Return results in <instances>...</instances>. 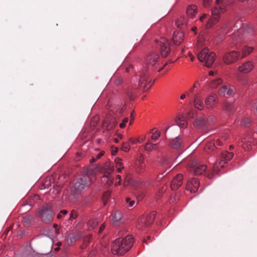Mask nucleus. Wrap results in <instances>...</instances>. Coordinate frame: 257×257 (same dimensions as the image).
Returning <instances> with one entry per match:
<instances>
[{"label": "nucleus", "instance_id": "37998d69", "mask_svg": "<svg viewBox=\"0 0 257 257\" xmlns=\"http://www.w3.org/2000/svg\"><path fill=\"white\" fill-rule=\"evenodd\" d=\"M104 177V178H105ZM107 179V181L106 182L107 185L109 186L111 185L113 183V178L109 176L107 177H106Z\"/></svg>", "mask_w": 257, "mask_h": 257}, {"label": "nucleus", "instance_id": "3c124183", "mask_svg": "<svg viewBox=\"0 0 257 257\" xmlns=\"http://www.w3.org/2000/svg\"><path fill=\"white\" fill-rule=\"evenodd\" d=\"M200 86V83L198 81H196L195 82L194 84L193 85L192 87L194 89L196 88H198Z\"/></svg>", "mask_w": 257, "mask_h": 257}, {"label": "nucleus", "instance_id": "7c9ffc66", "mask_svg": "<svg viewBox=\"0 0 257 257\" xmlns=\"http://www.w3.org/2000/svg\"><path fill=\"white\" fill-rule=\"evenodd\" d=\"M186 24L187 21L186 19L182 17L176 22V26L180 29H183L184 27L186 26Z\"/></svg>", "mask_w": 257, "mask_h": 257}, {"label": "nucleus", "instance_id": "0e129e2a", "mask_svg": "<svg viewBox=\"0 0 257 257\" xmlns=\"http://www.w3.org/2000/svg\"><path fill=\"white\" fill-rule=\"evenodd\" d=\"M121 82V80L120 79H117L116 81H115V84L116 85H119Z\"/></svg>", "mask_w": 257, "mask_h": 257}, {"label": "nucleus", "instance_id": "473e14b6", "mask_svg": "<svg viewBox=\"0 0 257 257\" xmlns=\"http://www.w3.org/2000/svg\"><path fill=\"white\" fill-rule=\"evenodd\" d=\"M98 224V221L95 219H92L88 221L87 225L88 226L89 229H93Z\"/></svg>", "mask_w": 257, "mask_h": 257}, {"label": "nucleus", "instance_id": "5701e85b", "mask_svg": "<svg viewBox=\"0 0 257 257\" xmlns=\"http://www.w3.org/2000/svg\"><path fill=\"white\" fill-rule=\"evenodd\" d=\"M156 214V212H152L150 214L147 215L145 219H143V221H141L144 224V225H150L153 223Z\"/></svg>", "mask_w": 257, "mask_h": 257}, {"label": "nucleus", "instance_id": "c03bdc74", "mask_svg": "<svg viewBox=\"0 0 257 257\" xmlns=\"http://www.w3.org/2000/svg\"><path fill=\"white\" fill-rule=\"evenodd\" d=\"M126 202L128 204V207H132L134 206L135 202L134 200H131L130 198H126Z\"/></svg>", "mask_w": 257, "mask_h": 257}, {"label": "nucleus", "instance_id": "bf43d9fd", "mask_svg": "<svg viewBox=\"0 0 257 257\" xmlns=\"http://www.w3.org/2000/svg\"><path fill=\"white\" fill-rule=\"evenodd\" d=\"M188 117L189 118H192L194 117V113L192 112H190L188 114Z\"/></svg>", "mask_w": 257, "mask_h": 257}, {"label": "nucleus", "instance_id": "0eeeda50", "mask_svg": "<svg viewBox=\"0 0 257 257\" xmlns=\"http://www.w3.org/2000/svg\"><path fill=\"white\" fill-rule=\"evenodd\" d=\"M233 154L232 153H229L227 151H223L221 154L220 161L214 163L212 171L214 173L217 174L219 169V167H223V165L227 161L230 160L233 157Z\"/></svg>", "mask_w": 257, "mask_h": 257}, {"label": "nucleus", "instance_id": "a878e982", "mask_svg": "<svg viewBox=\"0 0 257 257\" xmlns=\"http://www.w3.org/2000/svg\"><path fill=\"white\" fill-rule=\"evenodd\" d=\"M197 13V7L194 5H191L187 7L186 14L188 17L193 18Z\"/></svg>", "mask_w": 257, "mask_h": 257}, {"label": "nucleus", "instance_id": "e433bc0d", "mask_svg": "<svg viewBox=\"0 0 257 257\" xmlns=\"http://www.w3.org/2000/svg\"><path fill=\"white\" fill-rule=\"evenodd\" d=\"M157 144H153L150 141L146 143L145 146V149L147 151H150L154 149Z\"/></svg>", "mask_w": 257, "mask_h": 257}, {"label": "nucleus", "instance_id": "e2e57ef3", "mask_svg": "<svg viewBox=\"0 0 257 257\" xmlns=\"http://www.w3.org/2000/svg\"><path fill=\"white\" fill-rule=\"evenodd\" d=\"M96 159L94 157H92V159L90 160V163H92L96 161Z\"/></svg>", "mask_w": 257, "mask_h": 257}, {"label": "nucleus", "instance_id": "9d476101", "mask_svg": "<svg viewBox=\"0 0 257 257\" xmlns=\"http://www.w3.org/2000/svg\"><path fill=\"white\" fill-rule=\"evenodd\" d=\"M89 184V178L88 176H83L81 177L75 183L73 186V191L78 193L80 191L88 186Z\"/></svg>", "mask_w": 257, "mask_h": 257}, {"label": "nucleus", "instance_id": "603ef678", "mask_svg": "<svg viewBox=\"0 0 257 257\" xmlns=\"http://www.w3.org/2000/svg\"><path fill=\"white\" fill-rule=\"evenodd\" d=\"M104 152L103 151L100 152L97 155L95 158L96 160L100 159L103 155Z\"/></svg>", "mask_w": 257, "mask_h": 257}, {"label": "nucleus", "instance_id": "052dcab7", "mask_svg": "<svg viewBox=\"0 0 257 257\" xmlns=\"http://www.w3.org/2000/svg\"><path fill=\"white\" fill-rule=\"evenodd\" d=\"M189 57L190 58L191 61H193L195 59V57L193 56V55L191 53L189 54Z\"/></svg>", "mask_w": 257, "mask_h": 257}, {"label": "nucleus", "instance_id": "49530a36", "mask_svg": "<svg viewBox=\"0 0 257 257\" xmlns=\"http://www.w3.org/2000/svg\"><path fill=\"white\" fill-rule=\"evenodd\" d=\"M250 120L249 118H245L242 121H241V123L243 125H246L249 123Z\"/></svg>", "mask_w": 257, "mask_h": 257}, {"label": "nucleus", "instance_id": "774afa93", "mask_svg": "<svg viewBox=\"0 0 257 257\" xmlns=\"http://www.w3.org/2000/svg\"><path fill=\"white\" fill-rule=\"evenodd\" d=\"M122 168H118L117 169V172H119H119H120Z\"/></svg>", "mask_w": 257, "mask_h": 257}, {"label": "nucleus", "instance_id": "a19ab883", "mask_svg": "<svg viewBox=\"0 0 257 257\" xmlns=\"http://www.w3.org/2000/svg\"><path fill=\"white\" fill-rule=\"evenodd\" d=\"M121 150L124 152H128L130 150V146L128 143H123L121 146Z\"/></svg>", "mask_w": 257, "mask_h": 257}, {"label": "nucleus", "instance_id": "de8ad7c7", "mask_svg": "<svg viewBox=\"0 0 257 257\" xmlns=\"http://www.w3.org/2000/svg\"><path fill=\"white\" fill-rule=\"evenodd\" d=\"M115 162L116 167L120 166L122 165L121 159L120 158H117L115 159Z\"/></svg>", "mask_w": 257, "mask_h": 257}, {"label": "nucleus", "instance_id": "f3484780", "mask_svg": "<svg viewBox=\"0 0 257 257\" xmlns=\"http://www.w3.org/2000/svg\"><path fill=\"white\" fill-rule=\"evenodd\" d=\"M183 183V175L179 174L173 179L171 183V188L172 190H176L179 188Z\"/></svg>", "mask_w": 257, "mask_h": 257}, {"label": "nucleus", "instance_id": "79ce46f5", "mask_svg": "<svg viewBox=\"0 0 257 257\" xmlns=\"http://www.w3.org/2000/svg\"><path fill=\"white\" fill-rule=\"evenodd\" d=\"M68 213L67 211L66 210H61L60 213L57 215V217L58 219H61L62 218L63 215H65Z\"/></svg>", "mask_w": 257, "mask_h": 257}, {"label": "nucleus", "instance_id": "20e7f679", "mask_svg": "<svg viewBox=\"0 0 257 257\" xmlns=\"http://www.w3.org/2000/svg\"><path fill=\"white\" fill-rule=\"evenodd\" d=\"M225 11V6L222 1L216 0V6L211 10L212 17L208 20L206 24L207 28L212 27L218 22L220 13H223Z\"/></svg>", "mask_w": 257, "mask_h": 257}, {"label": "nucleus", "instance_id": "680f3d73", "mask_svg": "<svg viewBox=\"0 0 257 257\" xmlns=\"http://www.w3.org/2000/svg\"><path fill=\"white\" fill-rule=\"evenodd\" d=\"M206 15L204 14V15H202V16L200 18V20L201 21H203V20L204 19H205L206 18Z\"/></svg>", "mask_w": 257, "mask_h": 257}, {"label": "nucleus", "instance_id": "4d7b16f0", "mask_svg": "<svg viewBox=\"0 0 257 257\" xmlns=\"http://www.w3.org/2000/svg\"><path fill=\"white\" fill-rule=\"evenodd\" d=\"M116 178L118 179H119V181L118 182L117 184H116V185H120L121 183V176L120 175H118L116 176Z\"/></svg>", "mask_w": 257, "mask_h": 257}, {"label": "nucleus", "instance_id": "09e8293b", "mask_svg": "<svg viewBox=\"0 0 257 257\" xmlns=\"http://www.w3.org/2000/svg\"><path fill=\"white\" fill-rule=\"evenodd\" d=\"M212 0H203V5L205 7H207L210 5Z\"/></svg>", "mask_w": 257, "mask_h": 257}, {"label": "nucleus", "instance_id": "338daca9", "mask_svg": "<svg viewBox=\"0 0 257 257\" xmlns=\"http://www.w3.org/2000/svg\"><path fill=\"white\" fill-rule=\"evenodd\" d=\"M214 74V72L212 71H210L209 72V75L210 76H212Z\"/></svg>", "mask_w": 257, "mask_h": 257}, {"label": "nucleus", "instance_id": "f257e3e1", "mask_svg": "<svg viewBox=\"0 0 257 257\" xmlns=\"http://www.w3.org/2000/svg\"><path fill=\"white\" fill-rule=\"evenodd\" d=\"M159 56L157 53L152 52L146 58V66L139 73V82L135 84L136 88H143L145 90L149 89L153 84L151 76L155 71H160L167 65L159 68Z\"/></svg>", "mask_w": 257, "mask_h": 257}, {"label": "nucleus", "instance_id": "2f4dec72", "mask_svg": "<svg viewBox=\"0 0 257 257\" xmlns=\"http://www.w3.org/2000/svg\"><path fill=\"white\" fill-rule=\"evenodd\" d=\"M222 82V80L220 78H217L211 81L209 85L211 88H216L218 85L221 84Z\"/></svg>", "mask_w": 257, "mask_h": 257}, {"label": "nucleus", "instance_id": "72a5a7b5", "mask_svg": "<svg viewBox=\"0 0 257 257\" xmlns=\"http://www.w3.org/2000/svg\"><path fill=\"white\" fill-rule=\"evenodd\" d=\"M145 165L144 164L143 160L140 159L139 160V165L138 166L137 171L139 173H142L145 170Z\"/></svg>", "mask_w": 257, "mask_h": 257}, {"label": "nucleus", "instance_id": "6e6552de", "mask_svg": "<svg viewBox=\"0 0 257 257\" xmlns=\"http://www.w3.org/2000/svg\"><path fill=\"white\" fill-rule=\"evenodd\" d=\"M156 47L159 49L162 56L167 57L170 52L168 40L165 38H161L160 40L156 41Z\"/></svg>", "mask_w": 257, "mask_h": 257}, {"label": "nucleus", "instance_id": "aec40b11", "mask_svg": "<svg viewBox=\"0 0 257 257\" xmlns=\"http://www.w3.org/2000/svg\"><path fill=\"white\" fill-rule=\"evenodd\" d=\"M252 68V63L250 61H247L239 67L238 69L240 72L245 74L249 72Z\"/></svg>", "mask_w": 257, "mask_h": 257}, {"label": "nucleus", "instance_id": "b1692460", "mask_svg": "<svg viewBox=\"0 0 257 257\" xmlns=\"http://www.w3.org/2000/svg\"><path fill=\"white\" fill-rule=\"evenodd\" d=\"M113 224L118 225L122 222V215L120 212H115L112 216L111 219Z\"/></svg>", "mask_w": 257, "mask_h": 257}, {"label": "nucleus", "instance_id": "423d86ee", "mask_svg": "<svg viewBox=\"0 0 257 257\" xmlns=\"http://www.w3.org/2000/svg\"><path fill=\"white\" fill-rule=\"evenodd\" d=\"M38 215L45 222L52 220V207L50 204H46L39 208Z\"/></svg>", "mask_w": 257, "mask_h": 257}, {"label": "nucleus", "instance_id": "c85d7f7f", "mask_svg": "<svg viewBox=\"0 0 257 257\" xmlns=\"http://www.w3.org/2000/svg\"><path fill=\"white\" fill-rule=\"evenodd\" d=\"M237 80L242 85L246 86L248 84V80L246 77L238 73L236 76Z\"/></svg>", "mask_w": 257, "mask_h": 257}, {"label": "nucleus", "instance_id": "412c9836", "mask_svg": "<svg viewBox=\"0 0 257 257\" xmlns=\"http://www.w3.org/2000/svg\"><path fill=\"white\" fill-rule=\"evenodd\" d=\"M193 104L194 107L199 110H202L204 108L203 102L199 94L196 93L194 96Z\"/></svg>", "mask_w": 257, "mask_h": 257}, {"label": "nucleus", "instance_id": "cd10ccee", "mask_svg": "<svg viewBox=\"0 0 257 257\" xmlns=\"http://www.w3.org/2000/svg\"><path fill=\"white\" fill-rule=\"evenodd\" d=\"M177 124L181 127L184 128L187 125V121L184 116L179 115L176 119Z\"/></svg>", "mask_w": 257, "mask_h": 257}, {"label": "nucleus", "instance_id": "1a4fd4ad", "mask_svg": "<svg viewBox=\"0 0 257 257\" xmlns=\"http://www.w3.org/2000/svg\"><path fill=\"white\" fill-rule=\"evenodd\" d=\"M189 166L195 175H201L203 174L207 169V166L205 165L201 164L198 161L194 160L191 161Z\"/></svg>", "mask_w": 257, "mask_h": 257}, {"label": "nucleus", "instance_id": "4c0bfd02", "mask_svg": "<svg viewBox=\"0 0 257 257\" xmlns=\"http://www.w3.org/2000/svg\"><path fill=\"white\" fill-rule=\"evenodd\" d=\"M251 143L250 142H246L244 141L243 143V148L245 150H249L251 149Z\"/></svg>", "mask_w": 257, "mask_h": 257}, {"label": "nucleus", "instance_id": "5fc2aeb1", "mask_svg": "<svg viewBox=\"0 0 257 257\" xmlns=\"http://www.w3.org/2000/svg\"><path fill=\"white\" fill-rule=\"evenodd\" d=\"M134 112L133 111L132 113H131V120H130V124L131 125L134 121Z\"/></svg>", "mask_w": 257, "mask_h": 257}, {"label": "nucleus", "instance_id": "58836bf2", "mask_svg": "<svg viewBox=\"0 0 257 257\" xmlns=\"http://www.w3.org/2000/svg\"><path fill=\"white\" fill-rule=\"evenodd\" d=\"M78 216V212L75 210H72L71 212L69 217V220H73L77 218Z\"/></svg>", "mask_w": 257, "mask_h": 257}, {"label": "nucleus", "instance_id": "ddd939ff", "mask_svg": "<svg viewBox=\"0 0 257 257\" xmlns=\"http://www.w3.org/2000/svg\"><path fill=\"white\" fill-rule=\"evenodd\" d=\"M218 103V98L216 94H210L205 99V104L207 108H213Z\"/></svg>", "mask_w": 257, "mask_h": 257}, {"label": "nucleus", "instance_id": "393cba45", "mask_svg": "<svg viewBox=\"0 0 257 257\" xmlns=\"http://www.w3.org/2000/svg\"><path fill=\"white\" fill-rule=\"evenodd\" d=\"M80 235L79 233L69 234L65 236V240L68 244H71L76 241L79 238Z\"/></svg>", "mask_w": 257, "mask_h": 257}, {"label": "nucleus", "instance_id": "bb28decb", "mask_svg": "<svg viewBox=\"0 0 257 257\" xmlns=\"http://www.w3.org/2000/svg\"><path fill=\"white\" fill-rule=\"evenodd\" d=\"M170 144L172 148L179 149L182 146V141L179 137H177L171 141Z\"/></svg>", "mask_w": 257, "mask_h": 257}, {"label": "nucleus", "instance_id": "f8f14e48", "mask_svg": "<svg viewBox=\"0 0 257 257\" xmlns=\"http://www.w3.org/2000/svg\"><path fill=\"white\" fill-rule=\"evenodd\" d=\"M210 122L208 119H206L204 117H199L195 120L194 125L195 127L200 129L202 131H206L207 127L210 124Z\"/></svg>", "mask_w": 257, "mask_h": 257}, {"label": "nucleus", "instance_id": "2eb2a0df", "mask_svg": "<svg viewBox=\"0 0 257 257\" xmlns=\"http://www.w3.org/2000/svg\"><path fill=\"white\" fill-rule=\"evenodd\" d=\"M199 182L196 178H193L188 181L186 185V189L189 190L191 193L196 192L198 189Z\"/></svg>", "mask_w": 257, "mask_h": 257}, {"label": "nucleus", "instance_id": "f704fd0d", "mask_svg": "<svg viewBox=\"0 0 257 257\" xmlns=\"http://www.w3.org/2000/svg\"><path fill=\"white\" fill-rule=\"evenodd\" d=\"M90 236H87L84 238L83 243L81 246V248L82 249H84L87 247L89 244V242H90Z\"/></svg>", "mask_w": 257, "mask_h": 257}, {"label": "nucleus", "instance_id": "4be33fe9", "mask_svg": "<svg viewBox=\"0 0 257 257\" xmlns=\"http://www.w3.org/2000/svg\"><path fill=\"white\" fill-rule=\"evenodd\" d=\"M221 141L219 140H216L215 142H210L206 144L205 147V151L209 153V151H214L216 148V146H220L222 145Z\"/></svg>", "mask_w": 257, "mask_h": 257}, {"label": "nucleus", "instance_id": "f03ea898", "mask_svg": "<svg viewBox=\"0 0 257 257\" xmlns=\"http://www.w3.org/2000/svg\"><path fill=\"white\" fill-rule=\"evenodd\" d=\"M134 239L132 236H126L124 238H118L112 243L111 251L113 254L121 255L127 252L133 246Z\"/></svg>", "mask_w": 257, "mask_h": 257}, {"label": "nucleus", "instance_id": "a211bd4d", "mask_svg": "<svg viewBox=\"0 0 257 257\" xmlns=\"http://www.w3.org/2000/svg\"><path fill=\"white\" fill-rule=\"evenodd\" d=\"M114 167L109 161L106 162L103 167L102 171L104 173L103 178L107 177L113 172Z\"/></svg>", "mask_w": 257, "mask_h": 257}, {"label": "nucleus", "instance_id": "4468645a", "mask_svg": "<svg viewBox=\"0 0 257 257\" xmlns=\"http://www.w3.org/2000/svg\"><path fill=\"white\" fill-rule=\"evenodd\" d=\"M236 109V106L232 102L225 101L222 104V110L228 115L233 114Z\"/></svg>", "mask_w": 257, "mask_h": 257}, {"label": "nucleus", "instance_id": "9b49d317", "mask_svg": "<svg viewBox=\"0 0 257 257\" xmlns=\"http://www.w3.org/2000/svg\"><path fill=\"white\" fill-rule=\"evenodd\" d=\"M239 53L232 51L225 54L223 57V62L227 65L235 62L238 59Z\"/></svg>", "mask_w": 257, "mask_h": 257}, {"label": "nucleus", "instance_id": "6ab92c4d", "mask_svg": "<svg viewBox=\"0 0 257 257\" xmlns=\"http://www.w3.org/2000/svg\"><path fill=\"white\" fill-rule=\"evenodd\" d=\"M184 39V34L181 31H175L174 33L172 40L176 45H180Z\"/></svg>", "mask_w": 257, "mask_h": 257}, {"label": "nucleus", "instance_id": "13d9d810", "mask_svg": "<svg viewBox=\"0 0 257 257\" xmlns=\"http://www.w3.org/2000/svg\"><path fill=\"white\" fill-rule=\"evenodd\" d=\"M206 176L209 178H212L213 177V175L212 174H209L208 172L206 173Z\"/></svg>", "mask_w": 257, "mask_h": 257}, {"label": "nucleus", "instance_id": "7ed1b4c3", "mask_svg": "<svg viewBox=\"0 0 257 257\" xmlns=\"http://www.w3.org/2000/svg\"><path fill=\"white\" fill-rule=\"evenodd\" d=\"M238 26H241V28L239 30L237 29L238 32H234V35L232 37V42L236 46H237L238 43L241 41L240 38H239V41H238V39H237L239 33H242V37L244 38L248 36L253 34L254 30L253 27L252 25L249 24H243L241 21H240L237 22L234 27L238 28Z\"/></svg>", "mask_w": 257, "mask_h": 257}, {"label": "nucleus", "instance_id": "6e6d98bb", "mask_svg": "<svg viewBox=\"0 0 257 257\" xmlns=\"http://www.w3.org/2000/svg\"><path fill=\"white\" fill-rule=\"evenodd\" d=\"M129 142L131 143L132 144H136L138 142H139V140H136L132 138H130L129 140Z\"/></svg>", "mask_w": 257, "mask_h": 257}, {"label": "nucleus", "instance_id": "c9c22d12", "mask_svg": "<svg viewBox=\"0 0 257 257\" xmlns=\"http://www.w3.org/2000/svg\"><path fill=\"white\" fill-rule=\"evenodd\" d=\"M110 194H111V192L109 190L106 191L103 194V195L102 196V200H103V203L104 205H105L107 203L108 199L110 196Z\"/></svg>", "mask_w": 257, "mask_h": 257}, {"label": "nucleus", "instance_id": "c756f323", "mask_svg": "<svg viewBox=\"0 0 257 257\" xmlns=\"http://www.w3.org/2000/svg\"><path fill=\"white\" fill-rule=\"evenodd\" d=\"M253 50L252 47L244 46L242 49L241 58H243L250 54Z\"/></svg>", "mask_w": 257, "mask_h": 257}, {"label": "nucleus", "instance_id": "39448f33", "mask_svg": "<svg viewBox=\"0 0 257 257\" xmlns=\"http://www.w3.org/2000/svg\"><path fill=\"white\" fill-rule=\"evenodd\" d=\"M215 54L213 52L209 53L207 48H204L197 54V58L201 62H205V65L207 67L212 66L214 62Z\"/></svg>", "mask_w": 257, "mask_h": 257}, {"label": "nucleus", "instance_id": "ea45409f", "mask_svg": "<svg viewBox=\"0 0 257 257\" xmlns=\"http://www.w3.org/2000/svg\"><path fill=\"white\" fill-rule=\"evenodd\" d=\"M160 133L158 131H155L151 136V139L154 141L157 140L160 136Z\"/></svg>", "mask_w": 257, "mask_h": 257}, {"label": "nucleus", "instance_id": "dca6fc26", "mask_svg": "<svg viewBox=\"0 0 257 257\" xmlns=\"http://www.w3.org/2000/svg\"><path fill=\"white\" fill-rule=\"evenodd\" d=\"M234 88L231 85H224L219 89V92L220 94L225 96H232L234 92Z\"/></svg>", "mask_w": 257, "mask_h": 257}, {"label": "nucleus", "instance_id": "69168bd1", "mask_svg": "<svg viewBox=\"0 0 257 257\" xmlns=\"http://www.w3.org/2000/svg\"><path fill=\"white\" fill-rule=\"evenodd\" d=\"M186 97V95L185 94H183L181 95L180 96V99H184Z\"/></svg>", "mask_w": 257, "mask_h": 257}, {"label": "nucleus", "instance_id": "a18cd8bd", "mask_svg": "<svg viewBox=\"0 0 257 257\" xmlns=\"http://www.w3.org/2000/svg\"><path fill=\"white\" fill-rule=\"evenodd\" d=\"M128 120V117H125L122 121V123H121L120 124H119V127L121 128L124 127V126H125V124L126 123V122H127Z\"/></svg>", "mask_w": 257, "mask_h": 257}, {"label": "nucleus", "instance_id": "8fccbe9b", "mask_svg": "<svg viewBox=\"0 0 257 257\" xmlns=\"http://www.w3.org/2000/svg\"><path fill=\"white\" fill-rule=\"evenodd\" d=\"M194 89L193 87H191L188 91L186 92L187 95L189 96L191 94L193 93Z\"/></svg>", "mask_w": 257, "mask_h": 257}, {"label": "nucleus", "instance_id": "864d4df0", "mask_svg": "<svg viewBox=\"0 0 257 257\" xmlns=\"http://www.w3.org/2000/svg\"><path fill=\"white\" fill-rule=\"evenodd\" d=\"M105 227V225L104 224V223L102 224L99 227L98 233H101L102 230L104 229Z\"/></svg>", "mask_w": 257, "mask_h": 257}]
</instances>
